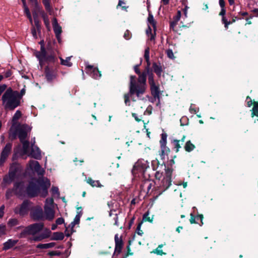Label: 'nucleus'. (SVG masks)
Instances as JSON below:
<instances>
[{"label": "nucleus", "instance_id": "f257e3e1", "mask_svg": "<svg viewBox=\"0 0 258 258\" xmlns=\"http://www.w3.org/2000/svg\"><path fill=\"white\" fill-rule=\"evenodd\" d=\"M50 186V180L43 178H34L28 181L25 192L29 198H33L38 196L45 198L48 194V189Z\"/></svg>", "mask_w": 258, "mask_h": 258}, {"label": "nucleus", "instance_id": "f03ea898", "mask_svg": "<svg viewBox=\"0 0 258 258\" xmlns=\"http://www.w3.org/2000/svg\"><path fill=\"white\" fill-rule=\"evenodd\" d=\"M139 65L134 67V71L139 75L138 80L135 76H131L130 82V93L131 95H136L137 96L143 95L145 92L146 86L147 74L149 70L148 68L146 71L141 73L139 69Z\"/></svg>", "mask_w": 258, "mask_h": 258}, {"label": "nucleus", "instance_id": "7ed1b4c3", "mask_svg": "<svg viewBox=\"0 0 258 258\" xmlns=\"http://www.w3.org/2000/svg\"><path fill=\"white\" fill-rule=\"evenodd\" d=\"M22 170V168L20 164L17 162L12 163L10 166L8 175L4 177V182L6 183H11L16 178L17 174L21 173Z\"/></svg>", "mask_w": 258, "mask_h": 258}, {"label": "nucleus", "instance_id": "20e7f679", "mask_svg": "<svg viewBox=\"0 0 258 258\" xmlns=\"http://www.w3.org/2000/svg\"><path fill=\"white\" fill-rule=\"evenodd\" d=\"M44 227L43 223H36L26 227L20 233V238H25L27 235H35L41 231Z\"/></svg>", "mask_w": 258, "mask_h": 258}, {"label": "nucleus", "instance_id": "39448f33", "mask_svg": "<svg viewBox=\"0 0 258 258\" xmlns=\"http://www.w3.org/2000/svg\"><path fill=\"white\" fill-rule=\"evenodd\" d=\"M33 203L29 200H24L21 204L18 205L14 209V213L21 217L27 215L31 211Z\"/></svg>", "mask_w": 258, "mask_h": 258}, {"label": "nucleus", "instance_id": "423d86ee", "mask_svg": "<svg viewBox=\"0 0 258 258\" xmlns=\"http://www.w3.org/2000/svg\"><path fill=\"white\" fill-rule=\"evenodd\" d=\"M28 127V125L26 124H23L21 125L19 123L16 126H14V125L12 124L8 133L9 139L13 141L17 139V136L19 138L20 133L22 131L27 132V129Z\"/></svg>", "mask_w": 258, "mask_h": 258}, {"label": "nucleus", "instance_id": "0eeeda50", "mask_svg": "<svg viewBox=\"0 0 258 258\" xmlns=\"http://www.w3.org/2000/svg\"><path fill=\"white\" fill-rule=\"evenodd\" d=\"M172 170L170 168L165 169V173L163 178L161 180H158V184L161 189L160 194L165 191L171 184V175Z\"/></svg>", "mask_w": 258, "mask_h": 258}, {"label": "nucleus", "instance_id": "6e6552de", "mask_svg": "<svg viewBox=\"0 0 258 258\" xmlns=\"http://www.w3.org/2000/svg\"><path fill=\"white\" fill-rule=\"evenodd\" d=\"M149 167L148 163L144 160H139L134 166L132 173L134 175L140 176L144 175L146 169Z\"/></svg>", "mask_w": 258, "mask_h": 258}, {"label": "nucleus", "instance_id": "1a4fd4ad", "mask_svg": "<svg viewBox=\"0 0 258 258\" xmlns=\"http://www.w3.org/2000/svg\"><path fill=\"white\" fill-rule=\"evenodd\" d=\"M22 98H2L3 102L5 104L6 109L13 110L19 106Z\"/></svg>", "mask_w": 258, "mask_h": 258}, {"label": "nucleus", "instance_id": "9d476101", "mask_svg": "<svg viewBox=\"0 0 258 258\" xmlns=\"http://www.w3.org/2000/svg\"><path fill=\"white\" fill-rule=\"evenodd\" d=\"M30 216L34 221L42 220L44 218L43 210L42 208L38 205L31 207Z\"/></svg>", "mask_w": 258, "mask_h": 258}, {"label": "nucleus", "instance_id": "9b49d317", "mask_svg": "<svg viewBox=\"0 0 258 258\" xmlns=\"http://www.w3.org/2000/svg\"><path fill=\"white\" fill-rule=\"evenodd\" d=\"M148 81L150 85L151 91L153 97H159L160 91L159 87L155 84L154 80V75L152 73L149 74Z\"/></svg>", "mask_w": 258, "mask_h": 258}, {"label": "nucleus", "instance_id": "f8f14e48", "mask_svg": "<svg viewBox=\"0 0 258 258\" xmlns=\"http://www.w3.org/2000/svg\"><path fill=\"white\" fill-rule=\"evenodd\" d=\"M12 148V143H8L5 147L3 149L0 157V166H2L6 162L10 153L11 152Z\"/></svg>", "mask_w": 258, "mask_h": 258}, {"label": "nucleus", "instance_id": "ddd939ff", "mask_svg": "<svg viewBox=\"0 0 258 258\" xmlns=\"http://www.w3.org/2000/svg\"><path fill=\"white\" fill-rule=\"evenodd\" d=\"M44 73L45 78L47 82L49 83H52L56 79V71L52 68H50L48 66L46 67Z\"/></svg>", "mask_w": 258, "mask_h": 258}, {"label": "nucleus", "instance_id": "4468645a", "mask_svg": "<svg viewBox=\"0 0 258 258\" xmlns=\"http://www.w3.org/2000/svg\"><path fill=\"white\" fill-rule=\"evenodd\" d=\"M26 89L24 86L19 92L17 90H13L11 88H9L7 89L2 97H22L25 94Z\"/></svg>", "mask_w": 258, "mask_h": 258}, {"label": "nucleus", "instance_id": "2eb2a0df", "mask_svg": "<svg viewBox=\"0 0 258 258\" xmlns=\"http://www.w3.org/2000/svg\"><path fill=\"white\" fill-rule=\"evenodd\" d=\"M87 73L93 78L99 79L101 77V74L97 67L93 66L86 64Z\"/></svg>", "mask_w": 258, "mask_h": 258}, {"label": "nucleus", "instance_id": "dca6fc26", "mask_svg": "<svg viewBox=\"0 0 258 258\" xmlns=\"http://www.w3.org/2000/svg\"><path fill=\"white\" fill-rule=\"evenodd\" d=\"M167 134L162 133L161 134V139L160 141V144L161 150V156L167 155L170 152V149L166 145L167 143Z\"/></svg>", "mask_w": 258, "mask_h": 258}, {"label": "nucleus", "instance_id": "f3484780", "mask_svg": "<svg viewBox=\"0 0 258 258\" xmlns=\"http://www.w3.org/2000/svg\"><path fill=\"white\" fill-rule=\"evenodd\" d=\"M28 133L27 132H21L20 133L19 140L20 142L23 145V150L25 154H27L28 152L30 143L29 141L25 140L26 138L27 137Z\"/></svg>", "mask_w": 258, "mask_h": 258}, {"label": "nucleus", "instance_id": "a211bd4d", "mask_svg": "<svg viewBox=\"0 0 258 258\" xmlns=\"http://www.w3.org/2000/svg\"><path fill=\"white\" fill-rule=\"evenodd\" d=\"M52 26L54 32L55 33L56 38L58 40V42L60 43L61 40V33L62 32L61 27L58 24L57 19L55 18H53L52 19Z\"/></svg>", "mask_w": 258, "mask_h": 258}, {"label": "nucleus", "instance_id": "6ab92c4d", "mask_svg": "<svg viewBox=\"0 0 258 258\" xmlns=\"http://www.w3.org/2000/svg\"><path fill=\"white\" fill-rule=\"evenodd\" d=\"M24 182L23 181H17L14 183L13 190L19 195H22L24 191Z\"/></svg>", "mask_w": 258, "mask_h": 258}, {"label": "nucleus", "instance_id": "aec40b11", "mask_svg": "<svg viewBox=\"0 0 258 258\" xmlns=\"http://www.w3.org/2000/svg\"><path fill=\"white\" fill-rule=\"evenodd\" d=\"M115 248L114 250V253L115 252H117L119 253L121 251L123 242L121 237H118V234H115Z\"/></svg>", "mask_w": 258, "mask_h": 258}, {"label": "nucleus", "instance_id": "412c9836", "mask_svg": "<svg viewBox=\"0 0 258 258\" xmlns=\"http://www.w3.org/2000/svg\"><path fill=\"white\" fill-rule=\"evenodd\" d=\"M45 219L48 221H52L54 218V211L50 207H44Z\"/></svg>", "mask_w": 258, "mask_h": 258}, {"label": "nucleus", "instance_id": "4be33fe9", "mask_svg": "<svg viewBox=\"0 0 258 258\" xmlns=\"http://www.w3.org/2000/svg\"><path fill=\"white\" fill-rule=\"evenodd\" d=\"M33 146V145L32 144V146ZM30 156L35 159H40L41 157V155L39 148L37 146H35V147H32Z\"/></svg>", "mask_w": 258, "mask_h": 258}, {"label": "nucleus", "instance_id": "5701e85b", "mask_svg": "<svg viewBox=\"0 0 258 258\" xmlns=\"http://www.w3.org/2000/svg\"><path fill=\"white\" fill-rule=\"evenodd\" d=\"M18 242V240H14L12 239H9L7 241L4 243L3 247V250H7L14 247Z\"/></svg>", "mask_w": 258, "mask_h": 258}, {"label": "nucleus", "instance_id": "b1692460", "mask_svg": "<svg viewBox=\"0 0 258 258\" xmlns=\"http://www.w3.org/2000/svg\"><path fill=\"white\" fill-rule=\"evenodd\" d=\"M181 16V13L180 11H178L176 16L173 17V20L170 22V28L174 30V27L177 25L178 22L179 21Z\"/></svg>", "mask_w": 258, "mask_h": 258}, {"label": "nucleus", "instance_id": "393cba45", "mask_svg": "<svg viewBox=\"0 0 258 258\" xmlns=\"http://www.w3.org/2000/svg\"><path fill=\"white\" fill-rule=\"evenodd\" d=\"M42 51H44L43 50H42ZM35 55L39 61V64L41 68H42L44 63L46 62L45 59V53H44V52H42V53L35 52Z\"/></svg>", "mask_w": 258, "mask_h": 258}, {"label": "nucleus", "instance_id": "a878e982", "mask_svg": "<svg viewBox=\"0 0 258 258\" xmlns=\"http://www.w3.org/2000/svg\"><path fill=\"white\" fill-rule=\"evenodd\" d=\"M64 237V234L61 232H55L53 233L51 240H62Z\"/></svg>", "mask_w": 258, "mask_h": 258}, {"label": "nucleus", "instance_id": "bb28decb", "mask_svg": "<svg viewBox=\"0 0 258 258\" xmlns=\"http://www.w3.org/2000/svg\"><path fill=\"white\" fill-rule=\"evenodd\" d=\"M50 232V231H49L48 234L42 233L39 235L33 236V237L31 238L30 239L31 240L34 241H40L44 239L48 238L49 236V234Z\"/></svg>", "mask_w": 258, "mask_h": 258}, {"label": "nucleus", "instance_id": "cd10ccee", "mask_svg": "<svg viewBox=\"0 0 258 258\" xmlns=\"http://www.w3.org/2000/svg\"><path fill=\"white\" fill-rule=\"evenodd\" d=\"M153 68L154 72L156 74L158 77H160L161 76L162 72L163 71L162 68L160 64H157V63H153Z\"/></svg>", "mask_w": 258, "mask_h": 258}, {"label": "nucleus", "instance_id": "c85d7f7f", "mask_svg": "<svg viewBox=\"0 0 258 258\" xmlns=\"http://www.w3.org/2000/svg\"><path fill=\"white\" fill-rule=\"evenodd\" d=\"M155 31H156V29H154V33H152L151 26L150 25H148V27L147 29L146 30V35L149 37V39H150V40L153 41V40H155V34H156Z\"/></svg>", "mask_w": 258, "mask_h": 258}, {"label": "nucleus", "instance_id": "c756f323", "mask_svg": "<svg viewBox=\"0 0 258 258\" xmlns=\"http://www.w3.org/2000/svg\"><path fill=\"white\" fill-rule=\"evenodd\" d=\"M55 245V242H50L48 243H39L37 245L36 248L39 249H47L52 248Z\"/></svg>", "mask_w": 258, "mask_h": 258}, {"label": "nucleus", "instance_id": "7c9ffc66", "mask_svg": "<svg viewBox=\"0 0 258 258\" xmlns=\"http://www.w3.org/2000/svg\"><path fill=\"white\" fill-rule=\"evenodd\" d=\"M45 59L47 63H55L57 62V58L52 54L49 55H46V51H45Z\"/></svg>", "mask_w": 258, "mask_h": 258}, {"label": "nucleus", "instance_id": "2f4dec72", "mask_svg": "<svg viewBox=\"0 0 258 258\" xmlns=\"http://www.w3.org/2000/svg\"><path fill=\"white\" fill-rule=\"evenodd\" d=\"M120 8L122 11L127 12V9L128 8V6H126V3L125 1L123 0H119L118 1V4L116 6V9H118Z\"/></svg>", "mask_w": 258, "mask_h": 258}, {"label": "nucleus", "instance_id": "473e14b6", "mask_svg": "<svg viewBox=\"0 0 258 258\" xmlns=\"http://www.w3.org/2000/svg\"><path fill=\"white\" fill-rule=\"evenodd\" d=\"M142 189L147 188V191L148 192L152 186V182L149 180H145L144 183L141 185Z\"/></svg>", "mask_w": 258, "mask_h": 258}, {"label": "nucleus", "instance_id": "72a5a7b5", "mask_svg": "<svg viewBox=\"0 0 258 258\" xmlns=\"http://www.w3.org/2000/svg\"><path fill=\"white\" fill-rule=\"evenodd\" d=\"M71 57H67L66 59H63L61 57H59L61 64L67 67H71L72 66V63L70 61Z\"/></svg>", "mask_w": 258, "mask_h": 258}, {"label": "nucleus", "instance_id": "f704fd0d", "mask_svg": "<svg viewBox=\"0 0 258 258\" xmlns=\"http://www.w3.org/2000/svg\"><path fill=\"white\" fill-rule=\"evenodd\" d=\"M163 246V244H162L159 245L157 247V248L153 250L151 252V253H155L159 255H162L166 254V253L163 252V251L162 250V248Z\"/></svg>", "mask_w": 258, "mask_h": 258}, {"label": "nucleus", "instance_id": "c9c22d12", "mask_svg": "<svg viewBox=\"0 0 258 258\" xmlns=\"http://www.w3.org/2000/svg\"><path fill=\"white\" fill-rule=\"evenodd\" d=\"M41 15L42 17L43 18V19L44 20V22L45 25L46 27H48L49 25V21L48 17L46 14L45 13V12L43 11H42L41 9L40 11H38Z\"/></svg>", "mask_w": 258, "mask_h": 258}, {"label": "nucleus", "instance_id": "e433bc0d", "mask_svg": "<svg viewBox=\"0 0 258 258\" xmlns=\"http://www.w3.org/2000/svg\"><path fill=\"white\" fill-rule=\"evenodd\" d=\"M195 148V146L190 141H187L185 145L184 149L187 152H191Z\"/></svg>", "mask_w": 258, "mask_h": 258}, {"label": "nucleus", "instance_id": "4c0bfd02", "mask_svg": "<svg viewBox=\"0 0 258 258\" xmlns=\"http://www.w3.org/2000/svg\"><path fill=\"white\" fill-rule=\"evenodd\" d=\"M22 113L20 110H17L12 118L13 124L15 125L16 121L21 117Z\"/></svg>", "mask_w": 258, "mask_h": 258}, {"label": "nucleus", "instance_id": "58836bf2", "mask_svg": "<svg viewBox=\"0 0 258 258\" xmlns=\"http://www.w3.org/2000/svg\"><path fill=\"white\" fill-rule=\"evenodd\" d=\"M42 3L46 10L51 14L52 9L50 5V0H42Z\"/></svg>", "mask_w": 258, "mask_h": 258}, {"label": "nucleus", "instance_id": "ea45409f", "mask_svg": "<svg viewBox=\"0 0 258 258\" xmlns=\"http://www.w3.org/2000/svg\"><path fill=\"white\" fill-rule=\"evenodd\" d=\"M148 25H152L154 29H155L156 23L154 21V17L152 14H149L148 18Z\"/></svg>", "mask_w": 258, "mask_h": 258}, {"label": "nucleus", "instance_id": "a19ab883", "mask_svg": "<svg viewBox=\"0 0 258 258\" xmlns=\"http://www.w3.org/2000/svg\"><path fill=\"white\" fill-rule=\"evenodd\" d=\"M87 182L92 187H97L99 186V182L93 180L91 177H88L87 179Z\"/></svg>", "mask_w": 258, "mask_h": 258}, {"label": "nucleus", "instance_id": "79ce46f5", "mask_svg": "<svg viewBox=\"0 0 258 258\" xmlns=\"http://www.w3.org/2000/svg\"><path fill=\"white\" fill-rule=\"evenodd\" d=\"M19 224V221L16 218H11L9 219L8 225L10 227H13Z\"/></svg>", "mask_w": 258, "mask_h": 258}, {"label": "nucleus", "instance_id": "37998d69", "mask_svg": "<svg viewBox=\"0 0 258 258\" xmlns=\"http://www.w3.org/2000/svg\"><path fill=\"white\" fill-rule=\"evenodd\" d=\"M172 143L173 144L174 148L176 149V152H178L179 149L181 148L180 141L178 140H174L172 142Z\"/></svg>", "mask_w": 258, "mask_h": 258}, {"label": "nucleus", "instance_id": "c03bdc74", "mask_svg": "<svg viewBox=\"0 0 258 258\" xmlns=\"http://www.w3.org/2000/svg\"><path fill=\"white\" fill-rule=\"evenodd\" d=\"M149 48H147L145 50V54H144V57L146 60V61L148 63V64L149 65V59H150V56H149Z\"/></svg>", "mask_w": 258, "mask_h": 258}, {"label": "nucleus", "instance_id": "a18cd8bd", "mask_svg": "<svg viewBox=\"0 0 258 258\" xmlns=\"http://www.w3.org/2000/svg\"><path fill=\"white\" fill-rule=\"evenodd\" d=\"M107 206L108 209H109V210L108 211L109 212V216L111 217L112 216V212L113 211V202L112 201L107 202Z\"/></svg>", "mask_w": 258, "mask_h": 258}, {"label": "nucleus", "instance_id": "49530a36", "mask_svg": "<svg viewBox=\"0 0 258 258\" xmlns=\"http://www.w3.org/2000/svg\"><path fill=\"white\" fill-rule=\"evenodd\" d=\"M47 254L49 256H60L61 252L59 251H49Z\"/></svg>", "mask_w": 258, "mask_h": 258}, {"label": "nucleus", "instance_id": "de8ad7c7", "mask_svg": "<svg viewBox=\"0 0 258 258\" xmlns=\"http://www.w3.org/2000/svg\"><path fill=\"white\" fill-rule=\"evenodd\" d=\"M166 54L167 56L170 58V59H174V55L173 52V51L171 49H168L166 50Z\"/></svg>", "mask_w": 258, "mask_h": 258}, {"label": "nucleus", "instance_id": "09e8293b", "mask_svg": "<svg viewBox=\"0 0 258 258\" xmlns=\"http://www.w3.org/2000/svg\"><path fill=\"white\" fill-rule=\"evenodd\" d=\"M199 110V108H196L194 104H191L189 108V111L191 113H196Z\"/></svg>", "mask_w": 258, "mask_h": 258}, {"label": "nucleus", "instance_id": "8fccbe9b", "mask_svg": "<svg viewBox=\"0 0 258 258\" xmlns=\"http://www.w3.org/2000/svg\"><path fill=\"white\" fill-rule=\"evenodd\" d=\"M35 6V9L37 11H40V7L39 6L37 0H29Z\"/></svg>", "mask_w": 258, "mask_h": 258}, {"label": "nucleus", "instance_id": "3c124183", "mask_svg": "<svg viewBox=\"0 0 258 258\" xmlns=\"http://www.w3.org/2000/svg\"><path fill=\"white\" fill-rule=\"evenodd\" d=\"M51 192L52 195H59V191L58 188L56 186H52L51 188Z\"/></svg>", "mask_w": 258, "mask_h": 258}, {"label": "nucleus", "instance_id": "603ef678", "mask_svg": "<svg viewBox=\"0 0 258 258\" xmlns=\"http://www.w3.org/2000/svg\"><path fill=\"white\" fill-rule=\"evenodd\" d=\"M39 44L41 45L40 50L39 51H36V52H39L40 53H42V50H43V52L45 53L46 49L44 47V41L42 40L39 42Z\"/></svg>", "mask_w": 258, "mask_h": 258}, {"label": "nucleus", "instance_id": "864d4df0", "mask_svg": "<svg viewBox=\"0 0 258 258\" xmlns=\"http://www.w3.org/2000/svg\"><path fill=\"white\" fill-rule=\"evenodd\" d=\"M34 21L37 30L38 31H40V25L38 18H35V20Z\"/></svg>", "mask_w": 258, "mask_h": 258}, {"label": "nucleus", "instance_id": "5fc2aeb1", "mask_svg": "<svg viewBox=\"0 0 258 258\" xmlns=\"http://www.w3.org/2000/svg\"><path fill=\"white\" fill-rule=\"evenodd\" d=\"M123 37L124 38V39H125L126 40H129L131 39V34L130 33V32L128 30H126L124 33V35H123Z\"/></svg>", "mask_w": 258, "mask_h": 258}, {"label": "nucleus", "instance_id": "6e6d98bb", "mask_svg": "<svg viewBox=\"0 0 258 258\" xmlns=\"http://www.w3.org/2000/svg\"><path fill=\"white\" fill-rule=\"evenodd\" d=\"M149 212H147V213H146L143 216V220L152 222V219H150V217H149Z\"/></svg>", "mask_w": 258, "mask_h": 258}, {"label": "nucleus", "instance_id": "4d7b16f0", "mask_svg": "<svg viewBox=\"0 0 258 258\" xmlns=\"http://www.w3.org/2000/svg\"><path fill=\"white\" fill-rule=\"evenodd\" d=\"M55 223L56 225H61L64 223V220L63 218L59 217L56 220Z\"/></svg>", "mask_w": 258, "mask_h": 258}, {"label": "nucleus", "instance_id": "13d9d810", "mask_svg": "<svg viewBox=\"0 0 258 258\" xmlns=\"http://www.w3.org/2000/svg\"><path fill=\"white\" fill-rule=\"evenodd\" d=\"M6 226L3 224L0 225V235L5 234Z\"/></svg>", "mask_w": 258, "mask_h": 258}, {"label": "nucleus", "instance_id": "bf43d9fd", "mask_svg": "<svg viewBox=\"0 0 258 258\" xmlns=\"http://www.w3.org/2000/svg\"><path fill=\"white\" fill-rule=\"evenodd\" d=\"M247 106L250 107L252 104H253V102L251 99V98H246V100Z\"/></svg>", "mask_w": 258, "mask_h": 258}, {"label": "nucleus", "instance_id": "052dcab7", "mask_svg": "<svg viewBox=\"0 0 258 258\" xmlns=\"http://www.w3.org/2000/svg\"><path fill=\"white\" fill-rule=\"evenodd\" d=\"M222 22L225 24V27L228 28V26L230 24V22L228 21L225 17H222Z\"/></svg>", "mask_w": 258, "mask_h": 258}, {"label": "nucleus", "instance_id": "680f3d73", "mask_svg": "<svg viewBox=\"0 0 258 258\" xmlns=\"http://www.w3.org/2000/svg\"><path fill=\"white\" fill-rule=\"evenodd\" d=\"M141 223H140L138 225V226L137 228V233L139 235H142L143 234V232L142 230H141Z\"/></svg>", "mask_w": 258, "mask_h": 258}, {"label": "nucleus", "instance_id": "e2e57ef3", "mask_svg": "<svg viewBox=\"0 0 258 258\" xmlns=\"http://www.w3.org/2000/svg\"><path fill=\"white\" fill-rule=\"evenodd\" d=\"M80 218L79 217V215L76 216L74 219L73 222L76 225H77V224H79L80 223Z\"/></svg>", "mask_w": 258, "mask_h": 258}, {"label": "nucleus", "instance_id": "0e129e2a", "mask_svg": "<svg viewBox=\"0 0 258 258\" xmlns=\"http://www.w3.org/2000/svg\"><path fill=\"white\" fill-rule=\"evenodd\" d=\"M31 32H32V34L33 36L34 37V38L36 39L37 38L36 30L34 27H32V28L31 29Z\"/></svg>", "mask_w": 258, "mask_h": 258}, {"label": "nucleus", "instance_id": "69168bd1", "mask_svg": "<svg viewBox=\"0 0 258 258\" xmlns=\"http://www.w3.org/2000/svg\"><path fill=\"white\" fill-rule=\"evenodd\" d=\"M6 88L7 86L5 84L0 85V95H1L2 93L6 90Z\"/></svg>", "mask_w": 258, "mask_h": 258}, {"label": "nucleus", "instance_id": "338daca9", "mask_svg": "<svg viewBox=\"0 0 258 258\" xmlns=\"http://www.w3.org/2000/svg\"><path fill=\"white\" fill-rule=\"evenodd\" d=\"M4 209H5V206L4 205H2L0 207V218H2L3 217V216H4Z\"/></svg>", "mask_w": 258, "mask_h": 258}, {"label": "nucleus", "instance_id": "774afa93", "mask_svg": "<svg viewBox=\"0 0 258 258\" xmlns=\"http://www.w3.org/2000/svg\"><path fill=\"white\" fill-rule=\"evenodd\" d=\"M46 202L50 205H52L54 203V201L53 198H47L46 200Z\"/></svg>", "mask_w": 258, "mask_h": 258}]
</instances>
